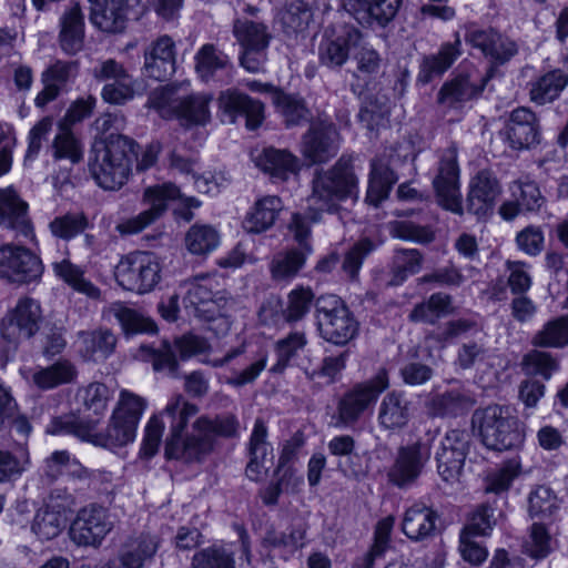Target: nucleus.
Instances as JSON below:
<instances>
[{
	"label": "nucleus",
	"mask_w": 568,
	"mask_h": 568,
	"mask_svg": "<svg viewBox=\"0 0 568 568\" xmlns=\"http://www.w3.org/2000/svg\"><path fill=\"white\" fill-rule=\"evenodd\" d=\"M196 405L187 402L183 395H173L162 415L169 422L170 435L165 442V456L185 463L202 460L214 445V437H236L240 423L235 415L223 414L215 417L203 415L192 425V434L184 435L189 419L196 415Z\"/></svg>",
	"instance_id": "obj_1"
},
{
	"label": "nucleus",
	"mask_w": 568,
	"mask_h": 568,
	"mask_svg": "<svg viewBox=\"0 0 568 568\" xmlns=\"http://www.w3.org/2000/svg\"><path fill=\"white\" fill-rule=\"evenodd\" d=\"M358 195V178L355 174L352 156L342 155L328 169L314 171L311 181V194L307 196V210L301 213L308 225L321 222L324 212L335 213L339 204Z\"/></svg>",
	"instance_id": "obj_2"
},
{
	"label": "nucleus",
	"mask_w": 568,
	"mask_h": 568,
	"mask_svg": "<svg viewBox=\"0 0 568 568\" xmlns=\"http://www.w3.org/2000/svg\"><path fill=\"white\" fill-rule=\"evenodd\" d=\"M135 145L132 139L113 132L104 141L94 143L89 170L99 186L113 191L126 182Z\"/></svg>",
	"instance_id": "obj_3"
},
{
	"label": "nucleus",
	"mask_w": 568,
	"mask_h": 568,
	"mask_svg": "<svg viewBox=\"0 0 568 568\" xmlns=\"http://www.w3.org/2000/svg\"><path fill=\"white\" fill-rule=\"evenodd\" d=\"M473 424L478 427L483 444L493 450L518 448L525 438L523 425L509 406L490 405L477 409Z\"/></svg>",
	"instance_id": "obj_4"
},
{
	"label": "nucleus",
	"mask_w": 568,
	"mask_h": 568,
	"mask_svg": "<svg viewBox=\"0 0 568 568\" xmlns=\"http://www.w3.org/2000/svg\"><path fill=\"white\" fill-rule=\"evenodd\" d=\"M145 407L144 398L126 389L121 390L105 430L92 434L91 440L110 449L133 442Z\"/></svg>",
	"instance_id": "obj_5"
},
{
	"label": "nucleus",
	"mask_w": 568,
	"mask_h": 568,
	"mask_svg": "<svg viewBox=\"0 0 568 568\" xmlns=\"http://www.w3.org/2000/svg\"><path fill=\"white\" fill-rule=\"evenodd\" d=\"M288 232L298 245L273 257L270 271L272 278L277 282H287L294 278L304 267L307 256L313 252L311 226L307 219L301 213L292 215L288 223Z\"/></svg>",
	"instance_id": "obj_6"
},
{
	"label": "nucleus",
	"mask_w": 568,
	"mask_h": 568,
	"mask_svg": "<svg viewBox=\"0 0 568 568\" xmlns=\"http://www.w3.org/2000/svg\"><path fill=\"white\" fill-rule=\"evenodd\" d=\"M116 283L138 294L151 292L161 280L158 256L150 252H132L121 257L114 270Z\"/></svg>",
	"instance_id": "obj_7"
},
{
	"label": "nucleus",
	"mask_w": 568,
	"mask_h": 568,
	"mask_svg": "<svg viewBox=\"0 0 568 568\" xmlns=\"http://www.w3.org/2000/svg\"><path fill=\"white\" fill-rule=\"evenodd\" d=\"M315 306L318 329L325 341L345 345L356 336L358 322L338 296H321Z\"/></svg>",
	"instance_id": "obj_8"
},
{
	"label": "nucleus",
	"mask_w": 568,
	"mask_h": 568,
	"mask_svg": "<svg viewBox=\"0 0 568 568\" xmlns=\"http://www.w3.org/2000/svg\"><path fill=\"white\" fill-rule=\"evenodd\" d=\"M432 456V443L417 439L397 447L387 478L399 489L414 486L426 469Z\"/></svg>",
	"instance_id": "obj_9"
},
{
	"label": "nucleus",
	"mask_w": 568,
	"mask_h": 568,
	"mask_svg": "<svg viewBox=\"0 0 568 568\" xmlns=\"http://www.w3.org/2000/svg\"><path fill=\"white\" fill-rule=\"evenodd\" d=\"M233 34L241 47V65L251 73L262 71L272 39L268 27L247 18L236 19L233 23Z\"/></svg>",
	"instance_id": "obj_10"
},
{
	"label": "nucleus",
	"mask_w": 568,
	"mask_h": 568,
	"mask_svg": "<svg viewBox=\"0 0 568 568\" xmlns=\"http://www.w3.org/2000/svg\"><path fill=\"white\" fill-rule=\"evenodd\" d=\"M186 292L183 298L186 310L203 321H214L225 317L232 300L222 292H212V280L206 275L196 276L185 283Z\"/></svg>",
	"instance_id": "obj_11"
},
{
	"label": "nucleus",
	"mask_w": 568,
	"mask_h": 568,
	"mask_svg": "<svg viewBox=\"0 0 568 568\" xmlns=\"http://www.w3.org/2000/svg\"><path fill=\"white\" fill-rule=\"evenodd\" d=\"M389 386L388 374L385 369L371 379L354 385L339 399L337 405L338 420L344 426L353 425L361 415L373 405L378 396Z\"/></svg>",
	"instance_id": "obj_12"
},
{
	"label": "nucleus",
	"mask_w": 568,
	"mask_h": 568,
	"mask_svg": "<svg viewBox=\"0 0 568 568\" xmlns=\"http://www.w3.org/2000/svg\"><path fill=\"white\" fill-rule=\"evenodd\" d=\"M42 274V261L31 250L12 243L0 246V278L21 285L38 282Z\"/></svg>",
	"instance_id": "obj_13"
},
{
	"label": "nucleus",
	"mask_w": 568,
	"mask_h": 568,
	"mask_svg": "<svg viewBox=\"0 0 568 568\" xmlns=\"http://www.w3.org/2000/svg\"><path fill=\"white\" fill-rule=\"evenodd\" d=\"M433 186L444 209L456 214L463 213L459 165L455 148H448L440 154Z\"/></svg>",
	"instance_id": "obj_14"
},
{
	"label": "nucleus",
	"mask_w": 568,
	"mask_h": 568,
	"mask_svg": "<svg viewBox=\"0 0 568 568\" xmlns=\"http://www.w3.org/2000/svg\"><path fill=\"white\" fill-rule=\"evenodd\" d=\"M180 197V190L172 183L154 185L145 189L143 203L149 207L136 216L120 223L116 229L123 234H136L160 219L168 210L169 202Z\"/></svg>",
	"instance_id": "obj_15"
},
{
	"label": "nucleus",
	"mask_w": 568,
	"mask_h": 568,
	"mask_svg": "<svg viewBox=\"0 0 568 568\" xmlns=\"http://www.w3.org/2000/svg\"><path fill=\"white\" fill-rule=\"evenodd\" d=\"M42 318L38 301L22 297L0 323L1 337L9 344L17 345L22 339L33 336Z\"/></svg>",
	"instance_id": "obj_16"
},
{
	"label": "nucleus",
	"mask_w": 568,
	"mask_h": 568,
	"mask_svg": "<svg viewBox=\"0 0 568 568\" xmlns=\"http://www.w3.org/2000/svg\"><path fill=\"white\" fill-rule=\"evenodd\" d=\"M108 510L98 505H89L79 510L70 527V538L79 546L98 547L112 530Z\"/></svg>",
	"instance_id": "obj_17"
},
{
	"label": "nucleus",
	"mask_w": 568,
	"mask_h": 568,
	"mask_svg": "<svg viewBox=\"0 0 568 568\" xmlns=\"http://www.w3.org/2000/svg\"><path fill=\"white\" fill-rule=\"evenodd\" d=\"M160 547V538L146 531L133 532L121 542L110 568H145L151 565Z\"/></svg>",
	"instance_id": "obj_18"
},
{
	"label": "nucleus",
	"mask_w": 568,
	"mask_h": 568,
	"mask_svg": "<svg viewBox=\"0 0 568 568\" xmlns=\"http://www.w3.org/2000/svg\"><path fill=\"white\" fill-rule=\"evenodd\" d=\"M211 101L212 95L206 93L190 94L172 101V91L169 89L162 90L151 98V104L154 108L162 110L166 105L171 106L186 125H205L211 119Z\"/></svg>",
	"instance_id": "obj_19"
},
{
	"label": "nucleus",
	"mask_w": 568,
	"mask_h": 568,
	"mask_svg": "<svg viewBox=\"0 0 568 568\" xmlns=\"http://www.w3.org/2000/svg\"><path fill=\"white\" fill-rule=\"evenodd\" d=\"M465 41L489 60V68H495V74L499 65L509 62L518 52V45L514 40L494 29H468Z\"/></svg>",
	"instance_id": "obj_20"
},
{
	"label": "nucleus",
	"mask_w": 568,
	"mask_h": 568,
	"mask_svg": "<svg viewBox=\"0 0 568 568\" xmlns=\"http://www.w3.org/2000/svg\"><path fill=\"white\" fill-rule=\"evenodd\" d=\"M339 150V133L333 123L316 122L302 138L301 152L312 164H322L336 156Z\"/></svg>",
	"instance_id": "obj_21"
},
{
	"label": "nucleus",
	"mask_w": 568,
	"mask_h": 568,
	"mask_svg": "<svg viewBox=\"0 0 568 568\" xmlns=\"http://www.w3.org/2000/svg\"><path fill=\"white\" fill-rule=\"evenodd\" d=\"M469 448L466 430L452 429L446 433L436 452L437 471L445 481H454L460 475Z\"/></svg>",
	"instance_id": "obj_22"
},
{
	"label": "nucleus",
	"mask_w": 568,
	"mask_h": 568,
	"mask_svg": "<svg viewBox=\"0 0 568 568\" xmlns=\"http://www.w3.org/2000/svg\"><path fill=\"white\" fill-rule=\"evenodd\" d=\"M501 193L496 174L487 169L480 170L469 182L467 210L479 219L490 215Z\"/></svg>",
	"instance_id": "obj_23"
},
{
	"label": "nucleus",
	"mask_w": 568,
	"mask_h": 568,
	"mask_svg": "<svg viewBox=\"0 0 568 568\" xmlns=\"http://www.w3.org/2000/svg\"><path fill=\"white\" fill-rule=\"evenodd\" d=\"M217 104L231 123H234L237 116H245L246 128L250 130L260 126L264 119V104L237 89L221 91Z\"/></svg>",
	"instance_id": "obj_24"
},
{
	"label": "nucleus",
	"mask_w": 568,
	"mask_h": 568,
	"mask_svg": "<svg viewBox=\"0 0 568 568\" xmlns=\"http://www.w3.org/2000/svg\"><path fill=\"white\" fill-rule=\"evenodd\" d=\"M505 136L515 150L530 149L540 142V128L536 114L528 108L519 106L510 112L506 122Z\"/></svg>",
	"instance_id": "obj_25"
},
{
	"label": "nucleus",
	"mask_w": 568,
	"mask_h": 568,
	"mask_svg": "<svg viewBox=\"0 0 568 568\" xmlns=\"http://www.w3.org/2000/svg\"><path fill=\"white\" fill-rule=\"evenodd\" d=\"M361 33L355 28H344L338 33L325 34L318 45V61L329 70H339L357 47Z\"/></svg>",
	"instance_id": "obj_26"
},
{
	"label": "nucleus",
	"mask_w": 568,
	"mask_h": 568,
	"mask_svg": "<svg viewBox=\"0 0 568 568\" xmlns=\"http://www.w3.org/2000/svg\"><path fill=\"white\" fill-rule=\"evenodd\" d=\"M495 77V68H488L485 75L459 74L446 82L439 93L438 102L449 108L469 101L481 93L486 83Z\"/></svg>",
	"instance_id": "obj_27"
},
{
	"label": "nucleus",
	"mask_w": 568,
	"mask_h": 568,
	"mask_svg": "<svg viewBox=\"0 0 568 568\" xmlns=\"http://www.w3.org/2000/svg\"><path fill=\"white\" fill-rule=\"evenodd\" d=\"M247 450L250 459L245 469L246 476L250 480L260 481L274 459L273 446L267 442V427L261 418L255 419Z\"/></svg>",
	"instance_id": "obj_28"
},
{
	"label": "nucleus",
	"mask_w": 568,
	"mask_h": 568,
	"mask_svg": "<svg viewBox=\"0 0 568 568\" xmlns=\"http://www.w3.org/2000/svg\"><path fill=\"white\" fill-rule=\"evenodd\" d=\"M175 43L169 36H161L144 51V74L158 81L170 79L175 72Z\"/></svg>",
	"instance_id": "obj_29"
},
{
	"label": "nucleus",
	"mask_w": 568,
	"mask_h": 568,
	"mask_svg": "<svg viewBox=\"0 0 568 568\" xmlns=\"http://www.w3.org/2000/svg\"><path fill=\"white\" fill-rule=\"evenodd\" d=\"M0 225L13 230L17 236L33 235L28 203L22 201L13 189L0 190Z\"/></svg>",
	"instance_id": "obj_30"
},
{
	"label": "nucleus",
	"mask_w": 568,
	"mask_h": 568,
	"mask_svg": "<svg viewBox=\"0 0 568 568\" xmlns=\"http://www.w3.org/2000/svg\"><path fill=\"white\" fill-rule=\"evenodd\" d=\"M79 71L78 62L57 60L42 73L43 89L38 93L34 103L43 108L55 100L67 85L75 79Z\"/></svg>",
	"instance_id": "obj_31"
},
{
	"label": "nucleus",
	"mask_w": 568,
	"mask_h": 568,
	"mask_svg": "<svg viewBox=\"0 0 568 568\" xmlns=\"http://www.w3.org/2000/svg\"><path fill=\"white\" fill-rule=\"evenodd\" d=\"M58 42L61 50L74 55L84 47L85 21L84 14L78 3L72 4L59 18Z\"/></svg>",
	"instance_id": "obj_32"
},
{
	"label": "nucleus",
	"mask_w": 568,
	"mask_h": 568,
	"mask_svg": "<svg viewBox=\"0 0 568 568\" xmlns=\"http://www.w3.org/2000/svg\"><path fill=\"white\" fill-rule=\"evenodd\" d=\"M462 40L459 33H455L453 42H444L437 53L425 55L419 64L417 82L428 84L440 78L456 60L462 55Z\"/></svg>",
	"instance_id": "obj_33"
},
{
	"label": "nucleus",
	"mask_w": 568,
	"mask_h": 568,
	"mask_svg": "<svg viewBox=\"0 0 568 568\" xmlns=\"http://www.w3.org/2000/svg\"><path fill=\"white\" fill-rule=\"evenodd\" d=\"M412 416L413 403L403 392L393 390L383 397L378 406L377 422L385 430L398 432L408 425Z\"/></svg>",
	"instance_id": "obj_34"
},
{
	"label": "nucleus",
	"mask_w": 568,
	"mask_h": 568,
	"mask_svg": "<svg viewBox=\"0 0 568 568\" xmlns=\"http://www.w3.org/2000/svg\"><path fill=\"white\" fill-rule=\"evenodd\" d=\"M90 20L103 32L116 33L125 28L128 13L132 9L123 0H89Z\"/></svg>",
	"instance_id": "obj_35"
},
{
	"label": "nucleus",
	"mask_w": 568,
	"mask_h": 568,
	"mask_svg": "<svg viewBox=\"0 0 568 568\" xmlns=\"http://www.w3.org/2000/svg\"><path fill=\"white\" fill-rule=\"evenodd\" d=\"M438 519L436 510L423 503H415L404 514L402 530L414 541L425 540L435 535Z\"/></svg>",
	"instance_id": "obj_36"
},
{
	"label": "nucleus",
	"mask_w": 568,
	"mask_h": 568,
	"mask_svg": "<svg viewBox=\"0 0 568 568\" xmlns=\"http://www.w3.org/2000/svg\"><path fill=\"white\" fill-rule=\"evenodd\" d=\"M475 404L470 392L464 388H452L444 393L434 395L428 409L433 416L457 417L466 414Z\"/></svg>",
	"instance_id": "obj_37"
},
{
	"label": "nucleus",
	"mask_w": 568,
	"mask_h": 568,
	"mask_svg": "<svg viewBox=\"0 0 568 568\" xmlns=\"http://www.w3.org/2000/svg\"><path fill=\"white\" fill-rule=\"evenodd\" d=\"M397 180V174L386 162L381 159L372 160L365 202L377 207L388 197Z\"/></svg>",
	"instance_id": "obj_38"
},
{
	"label": "nucleus",
	"mask_w": 568,
	"mask_h": 568,
	"mask_svg": "<svg viewBox=\"0 0 568 568\" xmlns=\"http://www.w3.org/2000/svg\"><path fill=\"white\" fill-rule=\"evenodd\" d=\"M256 165L278 181H286L300 170V161L294 154L274 148L263 150L256 159Z\"/></svg>",
	"instance_id": "obj_39"
},
{
	"label": "nucleus",
	"mask_w": 568,
	"mask_h": 568,
	"mask_svg": "<svg viewBox=\"0 0 568 568\" xmlns=\"http://www.w3.org/2000/svg\"><path fill=\"white\" fill-rule=\"evenodd\" d=\"M284 205L276 195H266L257 200L244 220V229L250 233H262L271 229Z\"/></svg>",
	"instance_id": "obj_40"
},
{
	"label": "nucleus",
	"mask_w": 568,
	"mask_h": 568,
	"mask_svg": "<svg viewBox=\"0 0 568 568\" xmlns=\"http://www.w3.org/2000/svg\"><path fill=\"white\" fill-rule=\"evenodd\" d=\"M52 270L57 277L63 281L72 290L85 296L98 300L101 291L89 278L85 277V270L73 264L69 258L52 263Z\"/></svg>",
	"instance_id": "obj_41"
},
{
	"label": "nucleus",
	"mask_w": 568,
	"mask_h": 568,
	"mask_svg": "<svg viewBox=\"0 0 568 568\" xmlns=\"http://www.w3.org/2000/svg\"><path fill=\"white\" fill-rule=\"evenodd\" d=\"M453 311L452 296L443 292H437L432 294L428 300L416 304L408 317L409 321L415 323L434 325L439 318L452 314Z\"/></svg>",
	"instance_id": "obj_42"
},
{
	"label": "nucleus",
	"mask_w": 568,
	"mask_h": 568,
	"mask_svg": "<svg viewBox=\"0 0 568 568\" xmlns=\"http://www.w3.org/2000/svg\"><path fill=\"white\" fill-rule=\"evenodd\" d=\"M67 525L63 510L51 504H47L37 510L32 524V532L41 540H52L58 537Z\"/></svg>",
	"instance_id": "obj_43"
},
{
	"label": "nucleus",
	"mask_w": 568,
	"mask_h": 568,
	"mask_svg": "<svg viewBox=\"0 0 568 568\" xmlns=\"http://www.w3.org/2000/svg\"><path fill=\"white\" fill-rule=\"evenodd\" d=\"M195 71L202 81L213 80L219 72H227L232 68L229 57L215 45L206 43L195 54Z\"/></svg>",
	"instance_id": "obj_44"
},
{
	"label": "nucleus",
	"mask_w": 568,
	"mask_h": 568,
	"mask_svg": "<svg viewBox=\"0 0 568 568\" xmlns=\"http://www.w3.org/2000/svg\"><path fill=\"white\" fill-rule=\"evenodd\" d=\"M80 351L89 359L106 358L115 347L116 337L109 329L80 331L78 332Z\"/></svg>",
	"instance_id": "obj_45"
},
{
	"label": "nucleus",
	"mask_w": 568,
	"mask_h": 568,
	"mask_svg": "<svg viewBox=\"0 0 568 568\" xmlns=\"http://www.w3.org/2000/svg\"><path fill=\"white\" fill-rule=\"evenodd\" d=\"M314 0H285L281 23L285 33L292 34L307 29L313 19Z\"/></svg>",
	"instance_id": "obj_46"
},
{
	"label": "nucleus",
	"mask_w": 568,
	"mask_h": 568,
	"mask_svg": "<svg viewBox=\"0 0 568 568\" xmlns=\"http://www.w3.org/2000/svg\"><path fill=\"white\" fill-rule=\"evenodd\" d=\"M567 83L568 80L562 71L554 70L547 72L530 82V100L538 105L550 103L559 97Z\"/></svg>",
	"instance_id": "obj_47"
},
{
	"label": "nucleus",
	"mask_w": 568,
	"mask_h": 568,
	"mask_svg": "<svg viewBox=\"0 0 568 568\" xmlns=\"http://www.w3.org/2000/svg\"><path fill=\"white\" fill-rule=\"evenodd\" d=\"M423 255L416 248L396 250L390 265V280L388 285L398 286L410 275L422 270Z\"/></svg>",
	"instance_id": "obj_48"
},
{
	"label": "nucleus",
	"mask_w": 568,
	"mask_h": 568,
	"mask_svg": "<svg viewBox=\"0 0 568 568\" xmlns=\"http://www.w3.org/2000/svg\"><path fill=\"white\" fill-rule=\"evenodd\" d=\"M185 246L194 255H205L220 244V234L211 225L194 224L185 234Z\"/></svg>",
	"instance_id": "obj_49"
},
{
	"label": "nucleus",
	"mask_w": 568,
	"mask_h": 568,
	"mask_svg": "<svg viewBox=\"0 0 568 568\" xmlns=\"http://www.w3.org/2000/svg\"><path fill=\"white\" fill-rule=\"evenodd\" d=\"M64 473L79 478L89 475V471L75 458H71L69 452L55 450L44 460L43 474L50 481H53Z\"/></svg>",
	"instance_id": "obj_50"
},
{
	"label": "nucleus",
	"mask_w": 568,
	"mask_h": 568,
	"mask_svg": "<svg viewBox=\"0 0 568 568\" xmlns=\"http://www.w3.org/2000/svg\"><path fill=\"white\" fill-rule=\"evenodd\" d=\"M89 225V219L83 212H68L55 216L49 223V230L54 237L70 241L82 234Z\"/></svg>",
	"instance_id": "obj_51"
},
{
	"label": "nucleus",
	"mask_w": 568,
	"mask_h": 568,
	"mask_svg": "<svg viewBox=\"0 0 568 568\" xmlns=\"http://www.w3.org/2000/svg\"><path fill=\"white\" fill-rule=\"evenodd\" d=\"M77 376L75 367L68 361H59L33 374V383L41 389H51L71 383Z\"/></svg>",
	"instance_id": "obj_52"
},
{
	"label": "nucleus",
	"mask_w": 568,
	"mask_h": 568,
	"mask_svg": "<svg viewBox=\"0 0 568 568\" xmlns=\"http://www.w3.org/2000/svg\"><path fill=\"white\" fill-rule=\"evenodd\" d=\"M77 397L84 410L102 416L113 397V392L105 384L94 382L79 388Z\"/></svg>",
	"instance_id": "obj_53"
},
{
	"label": "nucleus",
	"mask_w": 568,
	"mask_h": 568,
	"mask_svg": "<svg viewBox=\"0 0 568 568\" xmlns=\"http://www.w3.org/2000/svg\"><path fill=\"white\" fill-rule=\"evenodd\" d=\"M307 341L303 332H293L275 343L276 363L272 366L273 373H282L303 349Z\"/></svg>",
	"instance_id": "obj_54"
},
{
	"label": "nucleus",
	"mask_w": 568,
	"mask_h": 568,
	"mask_svg": "<svg viewBox=\"0 0 568 568\" xmlns=\"http://www.w3.org/2000/svg\"><path fill=\"white\" fill-rule=\"evenodd\" d=\"M108 313L113 316L125 333H141L153 331V323L144 318L135 310L128 307L121 302L109 306Z\"/></svg>",
	"instance_id": "obj_55"
},
{
	"label": "nucleus",
	"mask_w": 568,
	"mask_h": 568,
	"mask_svg": "<svg viewBox=\"0 0 568 568\" xmlns=\"http://www.w3.org/2000/svg\"><path fill=\"white\" fill-rule=\"evenodd\" d=\"M193 568H235L234 551L224 546H211L193 556Z\"/></svg>",
	"instance_id": "obj_56"
},
{
	"label": "nucleus",
	"mask_w": 568,
	"mask_h": 568,
	"mask_svg": "<svg viewBox=\"0 0 568 568\" xmlns=\"http://www.w3.org/2000/svg\"><path fill=\"white\" fill-rule=\"evenodd\" d=\"M314 302V294L311 288L297 287L287 295L286 307L282 310V316L287 323H296L303 320Z\"/></svg>",
	"instance_id": "obj_57"
},
{
	"label": "nucleus",
	"mask_w": 568,
	"mask_h": 568,
	"mask_svg": "<svg viewBox=\"0 0 568 568\" xmlns=\"http://www.w3.org/2000/svg\"><path fill=\"white\" fill-rule=\"evenodd\" d=\"M567 342L568 318L566 316L549 321L532 338V344L540 347H561Z\"/></svg>",
	"instance_id": "obj_58"
},
{
	"label": "nucleus",
	"mask_w": 568,
	"mask_h": 568,
	"mask_svg": "<svg viewBox=\"0 0 568 568\" xmlns=\"http://www.w3.org/2000/svg\"><path fill=\"white\" fill-rule=\"evenodd\" d=\"M528 503L529 515L542 520L551 518L559 508L557 496L547 486H538L532 490Z\"/></svg>",
	"instance_id": "obj_59"
},
{
	"label": "nucleus",
	"mask_w": 568,
	"mask_h": 568,
	"mask_svg": "<svg viewBox=\"0 0 568 568\" xmlns=\"http://www.w3.org/2000/svg\"><path fill=\"white\" fill-rule=\"evenodd\" d=\"M551 550V538L545 526L538 523L532 524L528 537L521 545L523 554L535 560H540L546 558Z\"/></svg>",
	"instance_id": "obj_60"
},
{
	"label": "nucleus",
	"mask_w": 568,
	"mask_h": 568,
	"mask_svg": "<svg viewBox=\"0 0 568 568\" xmlns=\"http://www.w3.org/2000/svg\"><path fill=\"white\" fill-rule=\"evenodd\" d=\"M510 197L516 200L526 212L541 207L544 197L537 184L528 180H516L509 184Z\"/></svg>",
	"instance_id": "obj_61"
},
{
	"label": "nucleus",
	"mask_w": 568,
	"mask_h": 568,
	"mask_svg": "<svg viewBox=\"0 0 568 568\" xmlns=\"http://www.w3.org/2000/svg\"><path fill=\"white\" fill-rule=\"evenodd\" d=\"M273 103L283 115L287 126L297 125L307 119V109L303 101L282 91H274Z\"/></svg>",
	"instance_id": "obj_62"
},
{
	"label": "nucleus",
	"mask_w": 568,
	"mask_h": 568,
	"mask_svg": "<svg viewBox=\"0 0 568 568\" xmlns=\"http://www.w3.org/2000/svg\"><path fill=\"white\" fill-rule=\"evenodd\" d=\"M403 0H372L367 9L365 26L386 27L397 14Z\"/></svg>",
	"instance_id": "obj_63"
},
{
	"label": "nucleus",
	"mask_w": 568,
	"mask_h": 568,
	"mask_svg": "<svg viewBox=\"0 0 568 568\" xmlns=\"http://www.w3.org/2000/svg\"><path fill=\"white\" fill-rule=\"evenodd\" d=\"M48 433L52 435H74L79 438L91 439L92 426L81 422L74 415H64L52 419Z\"/></svg>",
	"instance_id": "obj_64"
}]
</instances>
